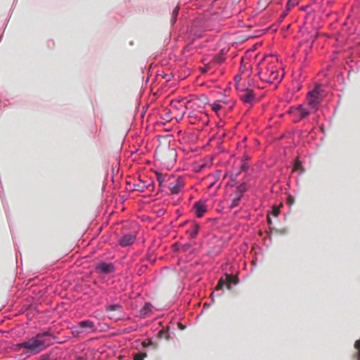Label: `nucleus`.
I'll return each mask as SVG.
<instances>
[{"mask_svg":"<svg viewBox=\"0 0 360 360\" xmlns=\"http://www.w3.org/2000/svg\"><path fill=\"white\" fill-rule=\"evenodd\" d=\"M75 328L77 333H92L97 330L96 326L91 320H84L79 322Z\"/></svg>","mask_w":360,"mask_h":360,"instance_id":"obj_6","label":"nucleus"},{"mask_svg":"<svg viewBox=\"0 0 360 360\" xmlns=\"http://www.w3.org/2000/svg\"><path fill=\"white\" fill-rule=\"evenodd\" d=\"M122 306L120 304H110L106 307V311H112L115 310H119L121 311Z\"/></svg>","mask_w":360,"mask_h":360,"instance_id":"obj_21","label":"nucleus"},{"mask_svg":"<svg viewBox=\"0 0 360 360\" xmlns=\"http://www.w3.org/2000/svg\"><path fill=\"white\" fill-rule=\"evenodd\" d=\"M147 259L150 261L152 264H153L155 262V259L152 258V257L150 255L147 256Z\"/></svg>","mask_w":360,"mask_h":360,"instance_id":"obj_35","label":"nucleus"},{"mask_svg":"<svg viewBox=\"0 0 360 360\" xmlns=\"http://www.w3.org/2000/svg\"><path fill=\"white\" fill-rule=\"evenodd\" d=\"M299 4V0H288L286 4V10L289 11L292 8L295 7Z\"/></svg>","mask_w":360,"mask_h":360,"instance_id":"obj_23","label":"nucleus"},{"mask_svg":"<svg viewBox=\"0 0 360 360\" xmlns=\"http://www.w3.org/2000/svg\"><path fill=\"white\" fill-rule=\"evenodd\" d=\"M222 108V105L220 104L219 101H215L212 104V109L215 112H218Z\"/></svg>","mask_w":360,"mask_h":360,"instance_id":"obj_26","label":"nucleus"},{"mask_svg":"<svg viewBox=\"0 0 360 360\" xmlns=\"http://www.w3.org/2000/svg\"><path fill=\"white\" fill-rule=\"evenodd\" d=\"M300 30L302 32L303 39L299 42L297 51L303 56L304 60H306L312 50L319 32L316 28L309 27L307 22H304V26L300 27Z\"/></svg>","mask_w":360,"mask_h":360,"instance_id":"obj_3","label":"nucleus"},{"mask_svg":"<svg viewBox=\"0 0 360 360\" xmlns=\"http://www.w3.org/2000/svg\"><path fill=\"white\" fill-rule=\"evenodd\" d=\"M278 214V210L275 211V215L277 216Z\"/></svg>","mask_w":360,"mask_h":360,"instance_id":"obj_43","label":"nucleus"},{"mask_svg":"<svg viewBox=\"0 0 360 360\" xmlns=\"http://www.w3.org/2000/svg\"><path fill=\"white\" fill-rule=\"evenodd\" d=\"M163 335H164V331L163 330H160L158 332V335H159L160 338H162Z\"/></svg>","mask_w":360,"mask_h":360,"instance_id":"obj_39","label":"nucleus"},{"mask_svg":"<svg viewBox=\"0 0 360 360\" xmlns=\"http://www.w3.org/2000/svg\"><path fill=\"white\" fill-rule=\"evenodd\" d=\"M226 283V281L225 278H224L222 277L220 278V279L218 281L217 285L215 288V291L211 294V297H212V301H214V293L216 294L217 296H219V297L221 296L224 294V286Z\"/></svg>","mask_w":360,"mask_h":360,"instance_id":"obj_13","label":"nucleus"},{"mask_svg":"<svg viewBox=\"0 0 360 360\" xmlns=\"http://www.w3.org/2000/svg\"><path fill=\"white\" fill-rule=\"evenodd\" d=\"M240 169L241 170H243V171H246L248 169V166L246 163L243 162L241 165H240Z\"/></svg>","mask_w":360,"mask_h":360,"instance_id":"obj_33","label":"nucleus"},{"mask_svg":"<svg viewBox=\"0 0 360 360\" xmlns=\"http://www.w3.org/2000/svg\"><path fill=\"white\" fill-rule=\"evenodd\" d=\"M249 186L246 182H243L236 187L235 194L243 197L244 193L248 191Z\"/></svg>","mask_w":360,"mask_h":360,"instance_id":"obj_16","label":"nucleus"},{"mask_svg":"<svg viewBox=\"0 0 360 360\" xmlns=\"http://www.w3.org/2000/svg\"><path fill=\"white\" fill-rule=\"evenodd\" d=\"M156 175H157V181H158L160 186L161 188L165 187V186L163 184V182L165 181V179L168 176H163L161 173H159V172H156Z\"/></svg>","mask_w":360,"mask_h":360,"instance_id":"obj_24","label":"nucleus"},{"mask_svg":"<svg viewBox=\"0 0 360 360\" xmlns=\"http://www.w3.org/2000/svg\"><path fill=\"white\" fill-rule=\"evenodd\" d=\"M320 92L317 88L309 91L307 95V101L310 108L316 111L319 105Z\"/></svg>","mask_w":360,"mask_h":360,"instance_id":"obj_7","label":"nucleus"},{"mask_svg":"<svg viewBox=\"0 0 360 360\" xmlns=\"http://www.w3.org/2000/svg\"><path fill=\"white\" fill-rule=\"evenodd\" d=\"M238 77H240V76H237L235 77V79H238Z\"/></svg>","mask_w":360,"mask_h":360,"instance_id":"obj_47","label":"nucleus"},{"mask_svg":"<svg viewBox=\"0 0 360 360\" xmlns=\"http://www.w3.org/2000/svg\"><path fill=\"white\" fill-rule=\"evenodd\" d=\"M54 338L49 330L38 333L35 336L29 338L18 345L19 348L28 349L32 354H38L53 344Z\"/></svg>","mask_w":360,"mask_h":360,"instance_id":"obj_2","label":"nucleus"},{"mask_svg":"<svg viewBox=\"0 0 360 360\" xmlns=\"http://www.w3.org/2000/svg\"><path fill=\"white\" fill-rule=\"evenodd\" d=\"M49 356H43L39 360H49Z\"/></svg>","mask_w":360,"mask_h":360,"instance_id":"obj_36","label":"nucleus"},{"mask_svg":"<svg viewBox=\"0 0 360 360\" xmlns=\"http://www.w3.org/2000/svg\"><path fill=\"white\" fill-rule=\"evenodd\" d=\"M210 304L205 303V304H204V308H205V307H210Z\"/></svg>","mask_w":360,"mask_h":360,"instance_id":"obj_42","label":"nucleus"},{"mask_svg":"<svg viewBox=\"0 0 360 360\" xmlns=\"http://www.w3.org/2000/svg\"><path fill=\"white\" fill-rule=\"evenodd\" d=\"M314 2H315V0H313V1H312V2H311V3H309V4H307V5L302 6L300 7V9H301L302 11H307V8L310 7V6L311 5V4H313V3H314Z\"/></svg>","mask_w":360,"mask_h":360,"instance_id":"obj_31","label":"nucleus"},{"mask_svg":"<svg viewBox=\"0 0 360 360\" xmlns=\"http://www.w3.org/2000/svg\"><path fill=\"white\" fill-rule=\"evenodd\" d=\"M202 114H205V112H204V109L201 108L200 110L197 112L194 110L190 111L188 113V117L192 120L197 121L202 120Z\"/></svg>","mask_w":360,"mask_h":360,"instance_id":"obj_18","label":"nucleus"},{"mask_svg":"<svg viewBox=\"0 0 360 360\" xmlns=\"http://www.w3.org/2000/svg\"><path fill=\"white\" fill-rule=\"evenodd\" d=\"M206 72V69L205 68L202 70V72Z\"/></svg>","mask_w":360,"mask_h":360,"instance_id":"obj_44","label":"nucleus"},{"mask_svg":"<svg viewBox=\"0 0 360 360\" xmlns=\"http://www.w3.org/2000/svg\"><path fill=\"white\" fill-rule=\"evenodd\" d=\"M238 77H240V76H237L235 77V79H238Z\"/></svg>","mask_w":360,"mask_h":360,"instance_id":"obj_46","label":"nucleus"},{"mask_svg":"<svg viewBox=\"0 0 360 360\" xmlns=\"http://www.w3.org/2000/svg\"><path fill=\"white\" fill-rule=\"evenodd\" d=\"M249 158H249V156H248V155H244V156L243 157V161L248 160H249Z\"/></svg>","mask_w":360,"mask_h":360,"instance_id":"obj_40","label":"nucleus"},{"mask_svg":"<svg viewBox=\"0 0 360 360\" xmlns=\"http://www.w3.org/2000/svg\"><path fill=\"white\" fill-rule=\"evenodd\" d=\"M200 226L195 222H192L191 228L186 231V235L190 240L194 239L197 237L199 232Z\"/></svg>","mask_w":360,"mask_h":360,"instance_id":"obj_14","label":"nucleus"},{"mask_svg":"<svg viewBox=\"0 0 360 360\" xmlns=\"http://www.w3.org/2000/svg\"><path fill=\"white\" fill-rule=\"evenodd\" d=\"M288 11H287V10L285 9V12L283 13V16H285L287 15Z\"/></svg>","mask_w":360,"mask_h":360,"instance_id":"obj_41","label":"nucleus"},{"mask_svg":"<svg viewBox=\"0 0 360 360\" xmlns=\"http://www.w3.org/2000/svg\"><path fill=\"white\" fill-rule=\"evenodd\" d=\"M174 77L173 74L172 73H169V74H165V73H163L162 74V77L167 81V82H169L170 81L172 77Z\"/></svg>","mask_w":360,"mask_h":360,"instance_id":"obj_30","label":"nucleus"},{"mask_svg":"<svg viewBox=\"0 0 360 360\" xmlns=\"http://www.w3.org/2000/svg\"><path fill=\"white\" fill-rule=\"evenodd\" d=\"M354 348L357 350L358 358L360 357V339L354 343Z\"/></svg>","mask_w":360,"mask_h":360,"instance_id":"obj_29","label":"nucleus"},{"mask_svg":"<svg viewBox=\"0 0 360 360\" xmlns=\"http://www.w3.org/2000/svg\"><path fill=\"white\" fill-rule=\"evenodd\" d=\"M225 280H226V283H231L233 284L238 283V278L232 275L226 274Z\"/></svg>","mask_w":360,"mask_h":360,"instance_id":"obj_22","label":"nucleus"},{"mask_svg":"<svg viewBox=\"0 0 360 360\" xmlns=\"http://www.w3.org/2000/svg\"><path fill=\"white\" fill-rule=\"evenodd\" d=\"M153 308V307L150 302H146L143 307L139 311V316H146L152 311Z\"/></svg>","mask_w":360,"mask_h":360,"instance_id":"obj_17","label":"nucleus"},{"mask_svg":"<svg viewBox=\"0 0 360 360\" xmlns=\"http://www.w3.org/2000/svg\"><path fill=\"white\" fill-rule=\"evenodd\" d=\"M149 186L148 184H146V183L141 179L138 181L137 183L134 184L131 187V191H138L140 193L144 192L145 190Z\"/></svg>","mask_w":360,"mask_h":360,"instance_id":"obj_15","label":"nucleus"},{"mask_svg":"<svg viewBox=\"0 0 360 360\" xmlns=\"http://www.w3.org/2000/svg\"><path fill=\"white\" fill-rule=\"evenodd\" d=\"M227 288H228L229 289H231V285H230V284H229V285H227Z\"/></svg>","mask_w":360,"mask_h":360,"instance_id":"obj_45","label":"nucleus"},{"mask_svg":"<svg viewBox=\"0 0 360 360\" xmlns=\"http://www.w3.org/2000/svg\"><path fill=\"white\" fill-rule=\"evenodd\" d=\"M288 112L290 114L299 115L300 119L307 117L310 113L309 110L304 108L302 105H299L297 107H292L288 110Z\"/></svg>","mask_w":360,"mask_h":360,"instance_id":"obj_9","label":"nucleus"},{"mask_svg":"<svg viewBox=\"0 0 360 360\" xmlns=\"http://www.w3.org/2000/svg\"><path fill=\"white\" fill-rule=\"evenodd\" d=\"M195 215L197 217H201L204 213L207 211L205 201L199 200L196 202L193 205Z\"/></svg>","mask_w":360,"mask_h":360,"instance_id":"obj_12","label":"nucleus"},{"mask_svg":"<svg viewBox=\"0 0 360 360\" xmlns=\"http://www.w3.org/2000/svg\"><path fill=\"white\" fill-rule=\"evenodd\" d=\"M214 184H215V182H212V183H210V184L207 186V188L210 189V188H212L214 186Z\"/></svg>","mask_w":360,"mask_h":360,"instance_id":"obj_38","label":"nucleus"},{"mask_svg":"<svg viewBox=\"0 0 360 360\" xmlns=\"http://www.w3.org/2000/svg\"><path fill=\"white\" fill-rule=\"evenodd\" d=\"M132 330H134V329H133L131 327H129V328H125V329H124V331H125V332H127V333H129V332H130V331H132Z\"/></svg>","mask_w":360,"mask_h":360,"instance_id":"obj_37","label":"nucleus"},{"mask_svg":"<svg viewBox=\"0 0 360 360\" xmlns=\"http://www.w3.org/2000/svg\"><path fill=\"white\" fill-rule=\"evenodd\" d=\"M136 238V237L134 234H125L119 240V244L122 247L129 246L134 243Z\"/></svg>","mask_w":360,"mask_h":360,"instance_id":"obj_11","label":"nucleus"},{"mask_svg":"<svg viewBox=\"0 0 360 360\" xmlns=\"http://www.w3.org/2000/svg\"><path fill=\"white\" fill-rule=\"evenodd\" d=\"M179 6H176L174 8V9L173 10L171 20H170L172 25H174L176 22L177 16L179 15Z\"/></svg>","mask_w":360,"mask_h":360,"instance_id":"obj_20","label":"nucleus"},{"mask_svg":"<svg viewBox=\"0 0 360 360\" xmlns=\"http://www.w3.org/2000/svg\"><path fill=\"white\" fill-rule=\"evenodd\" d=\"M240 98L244 104L252 105L255 98V94L253 90L247 89L243 94L240 96Z\"/></svg>","mask_w":360,"mask_h":360,"instance_id":"obj_10","label":"nucleus"},{"mask_svg":"<svg viewBox=\"0 0 360 360\" xmlns=\"http://www.w3.org/2000/svg\"><path fill=\"white\" fill-rule=\"evenodd\" d=\"M166 211L165 209H160L156 212L158 217H162L165 214Z\"/></svg>","mask_w":360,"mask_h":360,"instance_id":"obj_32","label":"nucleus"},{"mask_svg":"<svg viewBox=\"0 0 360 360\" xmlns=\"http://www.w3.org/2000/svg\"><path fill=\"white\" fill-rule=\"evenodd\" d=\"M167 188L172 194H178L181 192L184 186V181L182 177L169 176Z\"/></svg>","mask_w":360,"mask_h":360,"instance_id":"obj_5","label":"nucleus"},{"mask_svg":"<svg viewBox=\"0 0 360 360\" xmlns=\"http://www.w3.org/2000/svg\"><path fill=\"white\" fill-rule=\"evenodd\" d=\"M272 56H266L263 58V62L258 65L257 75L260 79L268 84H275V88L281 82L284 77V72L271 62L269 61Z\"/></svg>","mask_w":360,"mask_h":360,"instance_id":"obj_1","label":"nucleus"},{"mask_svg":"<svg viewBox=\"0 0 360 360\" xmlns=\"http://www.w3.org/2000/svg\"><path fill=\"white\" fill-rule=\"evenodd\" d=\"M191 248V243H185L184 245H182L180 248V251L181 252H187L188 250H189Z\"/></svg>","mask_w":360,"mask_h":360,"instance_id":"obj_28","label":"nucleus"},{"mask_svg":"<svg viewBox=\"0 0 360 360\" xmlns=\"http://www.w3.org/2000/svg\"><path fill=\"white\" fill-rule=\"evenodd\" d=\"M186 223H187V221H184V224H183V225H184V224H186ZM181 226H182V224H181Z\"/></svg>","mask_w":360,"mask_h":360,"instance_id":"obj_48","label":"nucleus"},{"mask_svg":"<svg viewBox=\"0 0 360 360\" xmlns=\"http://www.w3.org/2000/svg\"><path fill=\"white\" fill-rule=\"evenodd\" d=\"M147 269V265L143 264L141 266V269L139 270V272L143 273L146 269Z\"/></svg>","mask_w":360,"mask_h":360,"instance_id":"obj_34","label":"nucleus"},{"mask_svg":"<svg viewBox=\"0 0 360 360\" xmlns=\"http://www.w3.org/2000/svg\"><path fill=\"white\" fill-rule=\"evenodd\" d=\"M147 356L146 352L137 353L134 356V360H143Z\"/></svg>","mask_w":360,"mask_h":360,"instance_id":"obj_27","label":"nucleus"},{"mask_svg":"<svg viewBox=\"0 0 360 360\" xmlns=\"http://www.w3.org/2000/svg\"><path fill=\"white\" fill-rule=\"evenodd\" d=\"M242 199V197L236 195V194H233V198L231 200V205H230V208H234L235 207L238 206L240 202Z\"/></svg>","mask_w":360,"mask_h":360,"instance_id":"obj_19","label":"nucleus"},{"mask_svg":"<svg viewBox=\"0 0 360 360\" xmlns=\"http://www.w3.org/2000/svg\"><path fill=\"white\" fill-rule=\"evenodd\" d=\"M225 60V57L223 55H216L214 56L212 61L216 64H221Z\"/></svg>","mask_w":360,"mask_h":360,"instance_id":"obj_25","label":"nucleus"},{"mask_svg":"<svg viewBox=\"0 0 360 360\" xmlns=\"http://www.w3.org/2000/svg\"><path fill=\"white\" fill-rule=\"evenodd\" d=\"M208 28L206 20L204 18H198L193 20L188 31L189 37L192 40L199 39L202 36L203 32Z\"/></svg>","mask_w":360,"mask_h":360,"instance_id":"obj_4","label":"nucleus"},{"mask_svg":"<svg viewBox=\"0 0 360 360\" xmlns=\"http://www.w3.org/2000/svg\"><path fill=\"white\" fill-rule=\"evenodd\" d=\"M95 270L100 275L108 274L113 273L115 270V266L112 262H101L96 264Z\"/></svg>","mask_w":360,"mask_h":360,"instance_id":"obj_8","label":"nucleus"}]
</instances>
